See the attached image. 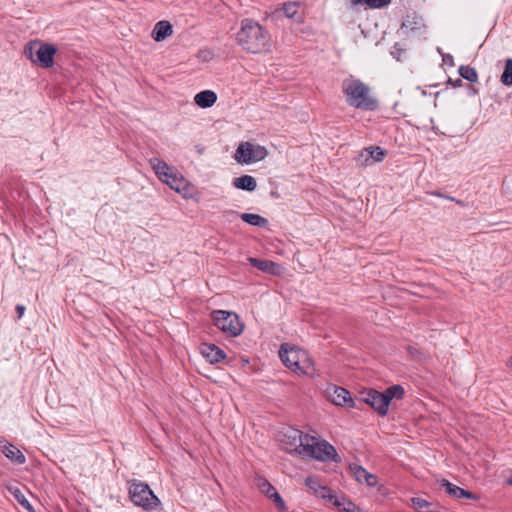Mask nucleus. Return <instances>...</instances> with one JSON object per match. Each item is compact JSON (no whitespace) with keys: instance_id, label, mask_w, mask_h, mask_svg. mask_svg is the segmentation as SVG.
I'll return each mask as SVG.
<instances>
[{"instance_id":"nucleus-31","label":"nucleus","mask_w":512,"mask_h":512,"mask_svg":"<svg viewBox=\"0 0 512 512\" xmlns=\"http://www.w3.org/2000/svg\"><path fill=\"white\" fill-rule=\"evenodd\" d=\"M350 473L355 478L356 481L361 483L364 480L365 474L367 473V470L363 468L360 465L357 464H351L349 466Z\"/></svg>"},{"instance_id":"nucleus-23","label":"nucleus","mask_w":512,"mask_h":512,"mask_svg":"<svg viewBox=\"0 0 512 512\" xmlns=\"http://www.w3.org/2000/svg\"><path fill=\"white\" fill-rule=\"evenodd\" d=\"M150 164L161 181H163L168 176V174L173 171L172 167H170L165 161L159 158H152L150 160Z\"/></svg>"},{"instance_id":"nucleus-34","label":"nucleus","mask_w":512,"mask_h":512,"mask_svg":"<svg viewBox=\"0 0 512 512\" xmlns=\"http://www.w3.org/2000/svg\"><path fill=\"white\" fill-rule=\"evenodd\" d=\"M7 489L17 502L25 496L17 486H8Z\"/></svg>"},{"instance_id":"nucleus-20","label":"nucleus","mask_w":512,"mask_h":512,"mask_svg":"<svg viewBox=\"0 0 512 512\" xmlns=\"http://www.w3.org/2000/svg\"><path fill=\"white\" fill-rule=\"evenodd\" d=\"M259 487L260 490L274 502L275 506H279L281 509L284 507L283 498L271 483L266 479H263L262 483L259 484Z\"/></svg>"},{"instance_id":"nucleus-38","label":"nucleus","mask_w":512,"mask_h":512,"mask_svg":"<svg viewBox=\"0 0 512 512\" xmlns=\"http://www.w3.org/2000/svg\"><path fill=\"white\" fill-rule=\"evenodd\" d=\"M442 59H443L444 63H446L450 66H454V58L451 54H443Z\"/></svg>"},{"instance_id":"nucleus-1","label":"nucleus","mask_w":512,"mask_h":512,"mask_svg":"<svg viewBox=\"0 0 512 512\" xmlns=\"http://www.w3.org/2000/svg\"><path fill=\"white\" fill-rule=\"evenodd\" d=\"M270 34L257 21L245 18L236 34L237 44L248 53H262L269 50Z\"/></svg>"},{"instance_id":"nucleus-8","label":"nucleus","mask_w":512,"mask_h":512,"mask_svg":"<svg viewBox=\"0 0 512 512\" xmlns=\"http://www.w3.org/2000/svg\"><path fill=\"white\" fill-rule=\"evenodd\" d=\"M268 151L264 146L251 142H241L235 151L234 158L240 164H251L265 159Z\"/></svg>"},{"instance_id":"nucleus-3","label":"nucleus","mask_w":512,"mask_h":512,"mask_svg":"<svg viewBox=\"0 0 512 512\" xmlns=\"http://www.w3.org/2000/svg\"><path fill=\"white\" fill-rule=\"evenodd\" d=\"M128 495L135 506L146 512L157 510L161 506V501L145 482L136 479L128 481Z\"/></svg>"},{"instance_id":"nucleus-44","label":"nucleus","mask_w":512,"mask_h":512,"mask_svg":"<svg viewBox=\"0 0 512 512\" xmlns=\"http://www.w3.org/2000/svg\"><path fill=\"white\" fill-rule=\"evenodd\" d=\"M506 185H507V181H504V182H503V188H505V187H506Z\"/></svg>"},{"instance_id":"nucleus-18","label":"nucleus","mask_w":512,"mask_h":512,"mask_svg":"<svg viewBox=\"0 0 512 512\" xmlns=\"http://www.w3.org/2000/svg\"><path fill=\"white\" fill-rule=\"evenodd\" d=\"M173 32V27L169 21L162 20L155 24L151 37L156 42H161L170 36Z\"/></svg>"},{"instance_id":"nucleus-15","label":"nucleus","mask_w":512,"mask_h":512,"mask_svg":"<svg viewBox=\"0 0 512 512\" xmlns=\"http://www.w3.org/2000/svg\"><path fill=\"white\" fill-rule=\"evenodd\" d=\"M248 261L253 267L270 275H278L280 273L279 265L271 260L249 257Z\"/></svg>"},{"instance_id":"nucleus-26","label":"nucleus","mask_w":512,"mask_h":512,"mask_svg":"<svg viewBox=\"0 0 512 512\" xmlns=\"http://www.w3.org/2000/svg\"><path fill=\"white\" fill-rule=\"evenodd\" d=\"M412 507L417 512H441L439 510L432 509V503L420 497L411 498Z\"/></svg>"},{"instance_id":"nucleus-35","label":"nucleus","mask_w":512,"mask_h":512,"mask_svg":"<svg viewBox=\"0 0 512 512\" xmlns=\"http://www.w3.org/2000/svg\"><path fill=\"white\" fill-rule=\"evenodd\" d=\"M363 481H365V483L368 486L373 487L377 484V476H375L374 474H371L367 471Z\"/></svg>"},{"instance_id":"nucleus-6","label":"nucleus","mask_w":512,"mask_h":512,"mask_svg":"<svg viewBox=\"0 0 512 512\" xmlns=\"http://www.w3.org/2000/svg\"><path fill=\"white\" fill-rule=\"evenodd\" d=\"M310 440L315 441L316 438L292 427H288L281 432L280 441L289 453L303 455L304 447Z\"/></svg>"},{"instance_id":"nucleus-27","label":"nucleus","mask_w":512,"mask_h":512,"mask_svg":"<svg viewBox=\"0 0 512 512\" xmlns=\"http://www.w3.org/2000/svg\"><path fill=\"white\" fill-rule=\"evenodd\" d=\"M458 72L463 79L471 83L478 81V73L476 69L469 65H461L458 69Z\"/></svg>"},{"instance_id":"nucleus-25","label":"nucleus","mask_w":512,"mask_h":512,"mask_svg":"<svg viewBox=\"0 0 512 512\" xmlns=\"http://www.w3.org/2000/svg\"><path fill=\"white\" fill-rule=\"evenodd\" d=\"M383 393L385 395L384 397L387 398L388 404H390L393 399H396V400L403 399L404 395H405V390H404L403 386H401L399 384H395V385L387 387L383 391Z\"/></svg>"},{"instance_id":"nucleus-12","label":"nucleus","mask_w":512,"mask_h":512,"mask_svg":"<svg viewBox=\"0 0 512 512\" xmlns=\"http://www.w3.org/2000/svg\"><path fill=\"white\" fill-rule=\"evenodd\" d=\"M200 351L203 357L211 364L218 363L226 358V353L212 343H202Z\"/></svg>"},{"instance_id":"nucleus-37","label":"nucleus","mask_w":512,"mask_h":512,"mask_svg":"<svg viewBox=\"0 0 512 512\" xmlns=\"http://www.w3.org/2000/svg\"><path fill=\"white\" fill-rule=\"evenodd\" d=\"M18 503L26 510L28 511H32L33 510V506L31 505V503L28 501V499L24 496L22 499H20V501H18Z\"/></svg>"},{"instance_id":"nucleus-13","label":"nucleus","mask_w":512,"mask_h":512,"mask_svg":"<svg viewBox=\"0 0 512 512\" xmlns=\"http://www.w3.org/2000/svg\"><path fill=\"white\" fill-rule=\"evenodd\" d=\"M0 451L12 462L23 464L26 461L25 455L13 444L3 437H0Z\"/></svg>"},{"instance_id":"nucleus-42","label":"nucleus","mask_w":512,"mask_h":512,"mask_svg":"<svg viewBox=\"0 0 512 512\" xmlns=\"http://www.w3.org/2000/svg\"><path fill=\"white\" fill-rule=\"evenodd\" d=\"M506 483L508 485L512 486V471H511V474L509 475V477L507 478Z\"/></svg>"},{"instance_id":"nucleus-30","label":"nucleus","mask_w":512,"mask_h":512,"mask_svg":"<svg viewBox=\"0 0 512 512\" xmlns=\"http://www.w3.org/2000/svg\"><path fill=\"white\" fill-rule=\"evenodd\" d=\"M315 496H317L318 498H322L324 500H328L332 504L335 498H338L337 496L334 495L333 490L331 488L323 485L319 488V490H317Z\"/></svg>"},{"instance_id":"nucleus-19","label":"nucleus","mask_w":512,"mask_h":512,"mask_svg":"<svg viewBox=\"0 0 512 512\" xmlns=\"http://www.w3.org/2000/svg\"><path fill=\"white\" fill-rule=\"evenodd\" d=\"M217 101V94L212 90H203L194 97V102L200 108H210Z\"/></svg>"},{"instance_id":"nucleus-28","label":"nucleus","mask_w":512,"mask_h":512,"mask_svg":"<svg viewBox=\"0 0 512 512\" xmlns=\"http://www.w3.org/2000/svg\"><path fill=\"white\" fill-rule=\"evenodd\" d=\"M391 0H351L353 6L367 5L370 8H383L390 3Z\"/></svg>"},{"instance_id":"nucleus-24","label":"nucleus","mask_w":512,"mask_h":512,"mask_svg":"<svg viewBox=\"0 0 512 512\" xmlns=\"http://www.w3.org/2000/svg\"><path fill=\"white\" fill-rule=\"evenodd\" d=\"M240 218L245 223H247L249 225H252V226H256V227L265 228L269 224L268 219L263 217V216H261V215H259V214L242 213L240 215Z\"/></svg>"},{"instance_id":"nucleus-11","label":"nucleus","mask_w":512,"mask_h":512,"mask_svg":"<svg viewBox=\"0 0 512 512\" xmlns=\"http://www.w3.org/2000/svg\"><path fill=\"white\" fill-rule=\"evenodd\" d=\"M387 155V151L380 146H369L364 148L359 154V161L364 165L374 162H382Z\"/></svg>"},{"instance_id":"nucleus-4","label":"nucleus","mask_w":512,"mask_h":512,"mask_svg":"<svg viewBox=\"0 0 512 512\" xmlns=\"http://www.w3.org/2000/svg\"><path fill=\"white\" fill-rule=\"evenodd\" d=\"M58 49L54 44L41 40L29 41L24 46V55L33 64L43 69L51 68L54 65V57Z\"/></svg>"},{"instance_id":"nucleus-41","label":"nucleus","mask_w":512,"mask_h":512,"mask_svg":"<svg viewBox=\"0 0 512 512\" xmlns=\"http://www.w3.org/2000/svg\"><path fill=\"white\" fill-rule=\"evenodd\" d=\"M431 194L437 197L447 198L451 201L455 200L453 197L443 195L440 191H432Z\"/></svg>"},{"instance_id":"nucleus-39","label":"nucleus","mask_w":512,"mask_h":512,"mask_svg":"<svg viewBox=\"0 0 512 512\" xmlns=\"http://www.w3.org/2000/svg\"><path fill=\"white\" fill-rule=\"evenodd\" d=\"M15 309L18 314V318L20 319L24 315L26 308L24 305L18 304Z\"/></svg>"},{"instance_id":"nucleus-9","label":"nucleus","mask_w":512,"mask_h":512,"mask_svg":"<svg viewBox=\"0 0 512 512\" xmlns=\"http://www.w3.org/2000/svg\"><path fill=\"white\" fill-rule=\"evenodd\" d=\"M300 355L301 350L296 346L289 343L281 344L279 349V357L282 363L290 370L298 374H304L305 371L300 366Z\"/></svg>"},{"instance_id":"nucleus-32","label":"nucleus","mask_w":512,"mask_h":512,"mask_svg":"<svg viewBox=\"0 0 512 512\" xmlns=\"http://www.w3.org/2000/svg\"><path fill=\"white\" fill-rule=\"evenodd\" d=\"M280 11H283L287 18H294L298 12V4L296 2L284 3Z\"/></svg>"},{"instance_id":"nucleus-17","label":"nucleus","mask_w":512,"mask_h":512,"mask_svg":"<svg viewBox=\"0 0 512 512\" xmlns=\"http://www.w3.org/2000/svg\"><path fill=\"white\" fill-rule=\"evenodd\" d=\"M422 27H424L423 19L414 12L407 14L401 25L404 34L421 30Z\"/></svg>"},{"instance_id":"nucleus-40","label":"nucleus","mask_w":512,"mask_h":512,"mask_svg":"<svg viewBox=\"0 0 512 512\" xmlns=\"http://www.w3.org/2000/svg\"><path fill=\"white\" fill-rule=\"evenodd\" d=\"M448 83L451 84L453 87H460L462 86V79L458 78L456 80H452L451 78H449Z\"/></svg>"},{"instance_id":"nucleus-7","label":"nucleus","mask_w":512,"mask_h":512,"mask_svg":"<svg viewBox=\"0 0 512 512\" xmlns=\"http://www.w3.org/2000/svg\"><path fill=\"white\" fill-rule=\"evenodd\" d=\"M322 462H340L341 459L335 447L325 440H320L317 443H306L304 447V454Z\"/></svg>"},{"instance_id":"nucleus-33","label":"nucleus","mask_w":512,"mask_h":512,"mask_svg":"<svg viewBox=\"0 0 512 512\" xmlns=\"http://www.w3.org/2000/svg\"><path fill=\"white\" fill-rule=\"evenodd\" d=\"M305 485L313 491V493L316 495L317 490L322 486V484L319 482L317 477L314 476H308L305 479Z\"/></svg>"},{"instance_id":"nucleus-36","label":"nucleus","mask_w":512,"mask_h":512,"mask_svg":"<svg viewBox=\"0 0 512 512\" xmlns=\"http://www.w3.org/2000/svg\"><path fill=\"white\" fill-rule=\"evenodd\" d=\"M18 503L26 510L28 511H32L33 510V506L31 505V503L28 501V499L24 496L22 499H20V501H18Z\"/></svg>"},{"instance_id":"nucleus-2","label":"nucleus","mask_w":512,"mask_h":512,"mask_svg":"<svg viewBox=\"0 0 512 512\" xmlns=\"http://www.w3.org/2000/svg\"><path fill=\"white\" fill-rule=\"evenodd\" d=\"M342 92L346 103L351 107L365 111H374L378 108V101L370 96V88L359 79L353 77L344 79Z\"/></svg>"},{"instance_id":"nucleus-16","label":"nucleus","mask_w":512,"mask_h":512,"mask_svg":"<svg viewBox=\"0 0 512 512\" xmlns=\"http://www.w3.org/2000/svg\"><path fill=\"white\" fill-rule=\"evenodd\" d=\"M440 486L442 488L445 489V492L447 494H449L450 496L452 497H455V498H467V499H475V495L468 491V490H465L451 482H449L448 480L446 479H443L440 483Z\"/></svg>"},{"instance_id":"nucleus-29","label":"nucleus","mask_w":512,"mask_h":512,"mask_svg":"<svg viewBox=\"0 0 512 512\" xmlns=\"http://www.w3.org/2000/svg\"><path fill=\"white\" fill-rule=\"evenodd\" d=\"M500 81L505 86H512V59L509 58L505 62L504 71L500 77Z\"/></svg>"},{"instance_id":"nucleus-22","label":"nucleus","mask_w":512,"mask_h":512,"mask_svg":"<svg viewBox=\"0 0 512 512\" xmlns=\"http://www.w3.org/2000/svg\"><path fill=\"white\" fill-rule=\"evenodd\" d=\"M162 182L166 183L170 186L171 189L179 193L185 190L187 187V182L185 181L184 177L174 173V171L168 174V176Z\"/></svg>"},{"instance_id":"nucleus-14","label":"nucleus","mask_w":512,"mask_h":512,"mask_svg":"<svg viewBox=\"0 0 512 512\" xmlns=\"http://www.w3.org/2000/svg\"><path fill=\"white\" fill-rule=\"evenodd\" d=\"M329 397L332 403L337 406L354 407V400L350 392L343 387L334 386L333 392L330 393Z\"/></svg>"},{"instance_id":"nucleus-43","label":"nucleus","mask_w":512,"mask_h":512,"mask_svg":"<svg viewBox=\"0 0 512 512\" xmlns=\"http://www.w3.org/2000/svg\"><path fill=\"white\" fill-rule=\"evenodd\" d=\"M508 366H509L510 368H512V356H511V357L509 358V360H508Z\"/></svg>"},{"instance_id":"nucleus-5","label":"nucleus","mask_w":512,"mask_h":512,"mask_svg":"<svg viewBox=\"0 0 512 512\" xmlns=\"http://www.w3.org/2000/svg\"><path fill=\"white\" fill-rule=\"evenodd\" d=\"M210 317L219 330L231 337H237L243 331L244 325L240 321L239 316L234 312L213 310Z\"/></svg>"},{"instance_id":"nucleus-10","label":"nucleus","mask_w":512,"mask_h":512,"mask_svg":"<svg viewBox=\"0 0 512 512\" xmlns=\"http://www.w3.org/2000/svg\"><path fill=\"white\" fill-rule=\"evenodd\" d=\"M383 392H379L375 389H369L366 392L364 402L370 405L380 416H386L388 414L389 404L387 398L384 397Z\"/></svg>"},{"instance_id":"nucleus-21","label":"nucleus","mask_w":512,"mask_h":512,"mask_svg":"<svg viewBox=\"0 0 512 512\" xmlns=\"http://www.w3.org/2000/svg\"><path fill=\"white\" fill-rule=\"evenodd\" d=\"M233 186L237 189L252 192L257 187L256 179L250 175H242L234 178Z\"/></svg>"}]
</instances>
